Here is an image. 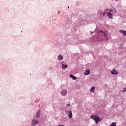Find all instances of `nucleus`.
<instances>
[{"label": "nucleus", "instance_id": "nucleus-26", "mask_svg": "<svg viewBox=\"0 0 126 126\" xmlns=\"http://www.w3.org/2000/svg\"><path fill=\"white\" fill-rule=\"evenodd\" d=\"M101 36H104V33H102V34H101Z\"/></svg>", "mask_w": 126, "mask_h": 126}, {"label": "nucleus", "instance_id": "nucleus-16", "mask_svg": "<svg viewBox=\"0 0 126 126\" xmlns=\"http://www.w3.org/2000/svg\"><path fill=\"white\" fill-rule=\"evenodd\" d=\"M99 33H103L104 36H105V38H107V34H106V33H105V32H103V31H100L99 32Z\"/></svg>", "mask_w": 126, "mask_h": 126}, {"label": "nucleus", "instance_id": "nucleus-9", "mask_svg": "<svg viewBox=\"0 0 126 126\" xmlns=\"http://www.w3.org/2000/svg\"><path fill=\"white\" fill-rule=\"evenodd\" d=\"M58 60H59V61H63V55H62L61 54L58 55Z\"/></svg>", "mask_w": 126, "mask_h": 126}, {"label": "nucleus", "instance_id": "nucleus-29", "mask_svg": "<svg viewBox=\"0 0 126 126\" xmlns=\"http://www.w3.org/2000/svg\"><path fill=\"white\" fill-rule=\"evenodd\" d=\"M65 113H66V114H67V112H66V111H65Z\"/></svg>", "mask_w": 126, "mask_h": 126}, {"label": "nucleus", "instance_id": "nucleus-2", "mask_svg": "<svg viewBox=\"0 0 126 126\" xmlns=\"http://www.w3.org/2000/svg\"><path fill=\"white\" fill-rule=\"evenodd\" d=\"M37 125H39V121L36 119H33L32 120L31 126H36Z\"/></svg>", "mask_w": 126, "mask_h": 126}, {"label": "nucleus", "instance_id": "nucleus-1", "mask_svg": "<svg viewBox=\"0 0 126 126\" xmlns=\"http://www.w3.org/2000/svg\"><path fill=\"white\" fill-rule=\"evenodd\" d=\"M90 119H92V120H94L95 124H99V122H102L103 121V119L102 118H100L98 116L92 115L90 117Z\"/></svg>", "mask_w": 126, "mask_h": 126}, {"label": "nucleus", "instance_id": "nucleus-27", "mask_svg": "<svg viewBox=\"0 0 126 126\" xmlns=\"http://www.w3.org/2000/svg\"><path fill=\"white\" fill-rule=\"evenodd\" d=\"M58 126H64L63 125H59Z\"/></svg>", "mask_w": 126, "mask_h": 126}, {"label": "nucleus", "instance_id": "nucleus-15", "mask_svg": "<svg viewBox=\"0 0 126 126\" xmlns=\"http://www.w3.org/2000/svg\"><path fill=\"white\" fill-rule=\"evenodd\" d=\"M94 90H95V87H93L92 88H91L90 91L91 92H93V93H94V92H95Z\"/></svg>", "mask_w": 126, "mask_h": 126}, {"label": "nucleus", "instance_id": "nucleus-24", "mask_svg": "<svg viewBox=\"0 0 126 126\" xmlns=\"http://www.w3.org/2000/svg\"><path fill=\"white\" fill-rule=\"evenodd\" d=\"M70 106V104H67V107H68V106Z\"/></svg>", "mask_w": 126, "mask_h": 126}, {"label": "nucleus", "instance_id": "nucleus-18", "mask_svg": "<svg viewBox=\"0 0 126 126\" xmlns=\"http://www.w3.org/2000/svg\"><path fill=\"white\" fill-rule=\"evenodd\" d=\"M109 126H117L116 122L112 123Z\"/></svg>", "mask_w": 126, "mask_h": 126}, {"label": "nucleus", "instance_id": "nucleus-25", "mask_svg": "<svg viewBox=\"0 0 126 126\" xmlns=\"http://www.w3.org/2000/svg\"><path fill=\"white\" fill-rule=\"evenodd\" d=\"M126 88H125L124 89V92H126Z\"/></svg>", "mask_w": 126, "mask_h": 126}, {"label": "nucleus", "instance_id": "nucleus-21", "mask_svg": "<svg viewBox=\"0 0 126 126\" xmlns=\"http://www.w3.org/2000/svg\"><path fill=\"white\" fill-rule=\"evenodd\" d=\"M57 13L58 14H61V11H58Z\"/></svg>", "mask_w": 126, "mask_h": 126}, {"label": "nucleus", "instance_id": "nucleus-14", "mask_svg": "<svg viewBox=\"0 0 126 126\" xmlns=\"http://www.w3.org/2000/svg\"><path fill=\"white\" fill-rule=\"evenodd\" d=\"M62 66L63 69H64L65 68H67V64H62Z\"/></svg>", "mask_w": 126, "mask_h": 126}, {"label": "nucleus", "instance_id": "nucleus-3", "mask_svg": "<svg viewBox=\"0 0 126 126\" xmlns=\"http://www.w3.org/2000/svg\"><path fill=\"white\" fill-rule=\"evenodd\" d=\"M87 21L85 20H83L82 19H81L80 20V22H79V24H81V25H83V24H87Z\"/></svg>", "mask_w": 126, "mask_h": 126}, {"label": "nucleus", "instance_id": "nucleus-19", "mask_svg": "<svg viewBox=\"0 0 126 126\" xmlns=\"http://www.w3.org/2000/svg\"><path fill=\"white\" fill-rule=\"evenodd\" d=\"M108 11H110V12H112L113 11V10L112 9H108Z\"/></svg>", "mask_w": 126, "mask_h": 126}, {"label": "nucleus", "instance_id": "nucleus-4", "mask_svg": "<svg viewBox=\"0 0 126 126\" xmlns=\"http://www.w3.org/2000/svg\"><path fill=\"white\" fill-rule=\"evenodd\" d=\"M111 74H113V75H118L119 74V72L116 70V69H114L113 71H111Z\"/></svg>", "mask_w": 126, "mask_h": 126}, {"label": "nucleus", "instance_id": "nucleus-6", "mask_svg": "<svg viewBox=\"0 0 126 126\" xmlns=\"http://www.w3.org/2000/svg\"><path fill=\"white\" fill-rule=\"evenodd\" d=\"M40 118V110H38L34 116V119H38Z\"/></svg>", "mask_w": 126, "mask_h": 126}, {"label": "nucleus", "instance_id": "nucleus-20", "mask_svg": "<svg viewBox=\"0 0 126 126\" xmlns=\"http://www.w3.org/2000/svg\"><path fill=\"white\" fill-rule=\"evenodd\" d=\"M113 12L114 13H117V10H116V9H115L114 11H113Z\"/></svg>", "mask_w": 126, "mask_h": 126}, {"label": "nucleus", "instance_id": "nucleus-11", "mask_svg": "<svg viewBox=\"0 0 126 126\" xmlns=\"http://www.w3.org/2000/svg\"><path fill=\"white\" fill-rule=\"evenodd\" d=\"M120 33H122V34H123L124 36H126V31L125 30H120Z\"/></svg>", "mask_w": 126, "mask_h": 126}, {"label": "nucleus", "instance_id": "nucleus-17", "mask_svg": "<svg viewBox=\"0 0 126 126\" xmlns=\"http://www.w3.org/2000/svg\"><path fill=\"white\" fill-rule=\"evenodd\" d=\"M103 13V11L102 10H100L98 11V14L99 15L102 16V14Z\"/></svg>", "mask_w": 126, "mask_h": 126}, {"label": "nucleus", "instance_id": "nucleus-28", "mask_svg": "<svg viewBox=\"0 0 126 126\" xmlns=\"http://www.w3.org/2000/svg\"><path fill=\"white\" fill-rule=\"evenodd\" d=\"M118 0H115L116 1H118Z\"/></svg>", "mask_w": 126, "mask_h": 126}, {"label": "nucleus", "instance_id": "nucleus-23", "mask_svg": "<svg viewBox=\"0 0 126 126\" xmlns=\"http://www.w3.org/2000/svg\"><path fill=\"white\" fill-rule=\"evenodd\" d=\"M35 103H39V100L37 99V100H35Z\"/></svg>", "mask_w": 126, "mask_h": 126}, {"label": "nucleus", "instance_id": "nucleus-7", "mask_svg": "<svg viewBox=\"0 0 126 126\" xmlns=\"http://www.w3.org/2000/svg\"><path fill=\"white\" fill-rule=\"evenodd\" d=\"M107 14L109 16V18H110V19H113V14L110 12H107Z\"/></svg>", "mask_w": 126, "mask_h": 126}, {"label": "nucleus", "instance_id": "nucleus-5", "mask_svg": "<svg viewBox=\"0 0 126 126\" xmlns=\"http://www.w3.org/2000/svg\"><path fill=\"white\" fill-rule=\"evenodd\" d=\"M61 94L63 96H65L67 94V91L66 90H63L61 91Z\"/></svg>", "mask_w": 126, "mask_h": 126}, {"label": "nucleus", "instance_id": "nucleus-22", "mask_svg": "<svg viewBox=\"0 0 126 126\" xmlns=\"http://www.w3.org/2000/svg\"><path fill=\"white\" fill-rule=\"evenodd\" d=\"M90 33H91V35H92V33H94V32L90 31Z\"/></svg>", "mask_w": 126, "mask_h": 126}, {"label": "nucleus", "instance_id": "nucleus-8", "mask_svg": "<svg viewBox=\"0 0 126 126\" xmlns=\"http://www.w3.org/2000/svg\"><path fill=\"white\" fill-rule=\"evenodd\" d=\"M90 74V70L87 69L84 72V75H89Z\"/></svg>", "mask_w": 126, "mask_h": 126}, {"label": "nucleus", "instance_id": "nucleus-12", "mask_svg": "<svg viewBox=\"0 0 126 126\" xmlns=\"http://www.w3.org/2000/svg\"><path fill=\"white\" fill-rule=\"evenodd\" d=\"M69 76L71 78H72L73 80H76V77L73 76L72 74H70Z\"/></svg>", "mask_w": 126, "mask_h": 126}, {"label": "nucleus", "instance_id": "nucleus-13", "mask_svg": "<svg viewBox=\"0 0 126 126\" xmlns=\"http://www.w3.org/2000/svg\"><path fill=\"white\" fill-rule=\"evenodd\" d=\"M69 114L68 115L69 119L72 118V112L71 111H69Z\"/></svg>", "mask_w": 126, "mask_h": 126}, {"label": "nucleus", "instance_id": "nucleus-10", "mask_svg": "<svg viewBox=\"0 0 126 126\" xmlns=\"http://www.w3.org/2000/svg\"><path fill=\"white\" fill-rule=\"evenodd\" d=\"M108 9H105L104 11L102 12V15H103V16H105V15H106V13L107 14V13L108 12Z\"/></svg>", "mask_w": 126, "mask_h": 126}]
</instances>
